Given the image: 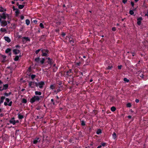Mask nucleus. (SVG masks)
<instances>
[{"instance_id": "4d7b16f0", "label": "nucleus", "mask_w": 148, "mask_h": 148, "mask_svg": "<svg viewBox=\"0 0 148 148\" xmlns=\"http://www.w3.org/2000/svg\"><path fill=\"white\" fill-rule=\"evenodd\" d=\"M131 5L132 7H134V3L133 2H132V1H131Z\"/></svg>"}, {"instance_id": "09e8293b", "label": "nucleus", "mask_w": 148, "mask_h": 148, "mask_svg": "<svg viewBox=\"0 0 148 148\" xmlns=\"http://www.w3.org/2000/svg\"><path fill=\"white\" fill-rule=\"evenodd\" d=\"M12 101L10 102L8 104V106H11L12 105Z\"/></svg>"}, {"instance_id": "bf43d9fd", "label": "nucleus", "mask_w": 148, "mask_h": 148, "mask_svg": "<svg viewBox=\"0 0 148 148\" xmlns=\"http://www.w3.org/2000/svg\"><path fill=\"white\" fill-rule=\"evenodd\" d=\"M1 8L2 9L0 10V12H3V8L2 7H1Z\"/></svg>"}, {"instance_id": "37998d69", "label": "nucleus", "mask_w": 148, "mask_h": 148, "mask_svg": "<svg viewBox=\"0 0 148 148\" xmlns=\"http://www.w3.org/2000/svg\"><path fill=\"white\" fill-rule=\"evenodd\" d=\"M18 33H17V36L18 38H21L22 37V36L21 35H19L18 34Z\"/></svg>"}, {"instance_id": "2f4dec72", "label": "nucleus", "mask_w": 148, "mask_h": 148, "mask_svg": "<svg viewBox=\"0 0 148 148\" xmlns=\"http://www.w3.org/2000/svg\"><path fill=\"white\" fill-rule=\"evenodd\" d=\"M26 24L27 25H29L30 24V21L28 19H26L25 21Z\"/></svg>"}, {"instance_id": "1a4fd4ad", "label": "nucleus", "mask_w": 148, "mask_h": 148, "mask_svg": "<svg viewBox=\"0 0 148 148\" xmlns=\"http://www.w3.org/2000/svg\"><path fill=\"white\" fill-rule=\"evenodd\" d=\"M20 52V51L19 50H18L16 49H14L13 50V52L14 53V54L16 55L18 54Z\"/></svg>"}, {"instance_id": "72a5a7b5", "label": "nucleus", "mask_w": 148, "mask_h": 148, "mask_svg": "<svg viewBox=\"0 0 148 148\" xmlns=\"http://www.w3.org/2000/svg\"><path fill=\"white\" fill-rule=\"evenodd\" d=\"M36 77V75L34 74L32 75L31 76L32 79L33 80L34 79V78Z\"/></svg>"}, {"instance_id": "69168bd1", "label": "nucleus", "mask_w": 148, "mask_h": 148, "mask_svg": "<svg viewBox=\"0 0 148 148\" xmlns=\"http://www.w3.org/2000/svg\"><path fill=\"white\" fill-rule=\"evenodd\" d=\"M122 2L124 4H125L127 2L126 0H122Z\"/></svg>"}, {"instance_id": "7c9ffc66", "label": "nucleus", "mask_w": 148, "mask_h": 148, "mask_svg": "<svg viewBox=\"0 0 148 148\" xmlns=\"http://www.w3.org/2000/svg\"><path fill=\"white\" fill-rule=\"evenodd\" d=\"M138 75L142 78H143L144 76L143 73L142 72H140V73H139L138 74Z\"/></svg>"}, {"instance_id": "0e129e2a", "label": "nucleus", "mask_w": 148, "mask_h": 148, "mask_svg": "<svg viewBox=\"0 0 148 148\" xmlns=\"http://www.w3.org/2000/svg\"><path fill=\"white\" fill-rule=\"evenodd\" d=\"M24 17L23 16V15H21V20H23L24 19Z\"/></svg>"}, {"instance_id": "6e6552de", "label": "nucleus", "mask_w": 148, "mask_h": 148, "mask_svg": "<svg viewBox=\"0 0 148 148\" xmlns=\"http://www.w3.org/2000/svg\"><path fill=\"white\" fill-rule=\"evenodd\" d=\"M73 73L72 72V69H70L66 72V75L69 76H71Z\"/></svg>"}, {"instance_id": "e2e57ef3", "label": "nucleus", "mask_w": 148, "mask_h": 148, "mask_svg": "<svg viewBox=\"0 0 148 148\" xmlns=\"http://www.w3.org/2000/svg\"><path fill=\"white\" fill-rule=\"evenodd\" d=\"M4 95H5L6 97H8V93L5 92L4 94Z\"/></svg>"}, {"instance_id": "9d476101", "label": "nucleus", "mask_w": 148, "mask_h": 148, "mask_svg": "<svg viewBox=\"0 0 148 148\" xmlns=\"http://www.w3.org/2000/svg\"><path fill=\"white\" fill-rule=\"evenodd\" d=\"M46 35H41L40 37V40H41L42 41H44L46 39Z\"/></svg>"}, {"instance_id": "dca6fc26", "label": "nucleus", "mask_w": 148, "mask_h": 148, "mask_svg": "<svg viewBox=\"0 0 148 148\" xmlns=\"http://www.w3.org/2000/svg\"><path fill=\"white\" fill-rule=\"evenodd\" d=\"M22 39H25L26 41H29L30 42V39L28 37H23L22 38Z\"/></svg>"}, {"instance_id": "6ab92c4d", "label": "nucleus", "mask_w": 148, "mask_h": 148, "mask_svg": "<svg viewBox=\"0 0 148 148\" xmlns=\"http://www.w3.org/2000/svg\"><path fill=\"white\" fill-rule=\"evenodd\" d=\"M102 133V130L101 129H98L96 132V134H99Z\"/></svg>"}, {"instance_id": "2eb2a0df", "label": "nucleus", "mask_w": 148, "mask_h": 148, "mask_svg": "<svg viewBox=\"0 0 148 148\" xmlns=\"http://www.w3.org/2000/svg\"><path fill=\"white\" fill-rule=\"evenodd\" d=\"M5 97L4 96H2L1 97L0 99V104H1L3 102L4 99H5Z\"/></svg>"}, {"instance_id": "473e14b6", "label": "nucleus", "mask_w": 148, "mask_h": 148, "mask_svg": "<svg viewBox=\"0 0 148 148\" xmlns=\"http://www.w3.org/2000/svg\"><path fill=\"white\" fill-rule=\"evenodd\" d=\"M0 31L2 32H5L6 31V30L5 28H1L0 29Z\"/></svg>"}, {"instance_id": "aec40b11", "label": "nucleus", "mask_w": 148, "mask_h": 148, "mask_svg": "<svg viewBox=\"0 0 148 148\" xmlns=\"http://www.w3.org/2000/svg\"><path fill=\"white\" fill-rule=\"evenodd\" d=\"M112 138L114 139H115L116 137V135L115 132H114L112 134Z\"/></svg>"}, {"instance_id": "f704fd0d", "label": "nucleus", "mask_w": 148, "mask_h": 148, "mask_svg": "<svg viewBox=\"0 0 148 148\" xmlns=\"http://www.w3.org/2000/svg\"><path fill=\"white\" fill-rule=\"evenodd\" d=\"M27 102V100L26 99L23 98L22 100V102L23 103H26Z\"/></svg>"}, {"instance_id": "864d4df0", "label": "nucleus", "mask_w": 148, "mask_h": 148, "mask_svg": "<svg viewBox=\"0 0 148 148\" xmlns=\"http://www.w3.org/2000/svg\"><path fill=\"white\" fill-rule=\"evenodd\" d=\"M22 41L23 44H25L26 42V41L25 39H23Z\"/></svg>"}, {"instance_id": "f03ea898", "label": "nucleus", "mask_w": 148, "mask_h": 148, "mask_svg": "<svg viewBox=\"0 0 148 148\" xmlns=\"http://www.w3.org/2000/svg\"><path fill=\"white\" fill-rule=\"evenodd\" d=\"M41 51L42 53V56L46 57H48L49 56L48 54H49L50 53L49 50L44 49H41Z\"/></svg>"}, {"instance_id": "a211bd4d", "label": "nucleus", "mask_w": 148, "mask_h": 148, "mask_svg": "<svg viewBox=\"0 0 148 148\" xmlns=\"http://www.w3.org/2000/svg\"><path fill=\"white\" fill-rule=\"evenodd\" d=\"M1 17L4 19H5L6 18V15L4 13H3L2 14V16H1Z\"/></svg>"}, {"instance_id": "58836bf2", "label": "nucleus", "mask_w": 148, "mask_h": 148, "mask_svg": "<svg viewBox=\"0 0 148 148\" xmlns=\"http://www.w3.org/2000/svg\"><path fill=\"white\" fill-rule=\"evenodd\" d=\"M107 144V143H101V145L103 147H104Z\"/></svg>"}, {"instance_id": "f8f14e48", "label": "nucleus", "mask_w": 148, "mask_h": 148, "mask_svg": "<svg viewBox=\"0 0 148 148\" xmlns=\"http://www.w3.org/2000/svg\"><path fill=\"white\" fill-rule=\"evenodd\" d=\"M4 39L6 41H7L8 43L10 42L11 41V40L8 37H4Z\"/></svg>"}, {"instance_id": "a18cd8bd", "label": "nucleus", "mask_w": 148, "mask_h": 148, "mask_svg": "<svg viewBox=\"0 0 148 148\" xmlns=\"http://www.w3.org/2000/svg\"><path fill=\"white\" fill-rule=\"evenodd\" d=\"M141 21H137V24L138 25H140L141 24Z\"/></svg>"}, {"instance_id": "8fccbe9b", "label": "nucleus", "mask_w": 148, "mask_h": 148, "mask_svg": "<svg viewBox=\"0 0 148 148\" xmlns=\"http://www.w3.org/2000/svg\"><path fill=\"white\" fill-rule=\"evenodd\" d=\"M1 57L4 60H5V59L6 58V56L5 55H1Z\"/></svg>"}, {"instance_id": "39448f33", "label": "nucleus", "mask_w": 148, "mask_h": 148, "mask_svg": "<svg viewBox=\"0 0 148 148\" xmlns=\"http://www.w3.org/2000/svg\"><path fill=\"white\" fill-rule=\"evenodd\" d=\"M69 42L72 46H74V44L75 43V39L71 37H68Z\"/></svg>"}, {"instance_id": "9b49d317", "label": "nucleus", "mask_w": 148, "mask_h": 148, "mask_svg": "<svg viewBox=\"0 0 148 148\" xmlns=\"http://www.w3.org/2000/svg\"><path fill=\"white\" fill-rule=\"evenodd\" d=\"M1 26L3 27L7 25V22L5 21H3L1 22Z\"/></svg>"}, {"instance_id": "052dcab7", "label": "nucleus", "mask_w": 148, "mask_h": 148, "mask_svg": "<svg viewBox=\"0 0 148 148\" xmlns=\"http://www.w3.org/2000/svg\"><path fill=\"white\" fill-rule=\"evenodd\" d=\"M81 64V62H79L76 63V64L78 66H79Z\"/></svg>"}, {"instance_id": "5701e85b", "label": "nucleus", "mask_w": 148, "mask_h": 148, "mask_svg": "<svg viewBox=\"0 0 148 148\" xmlns=\"http://www.w3.org/2000/svg\"><path fill=\"white\" fill-rule=\"evenodd\" d=\"M111 102L115 101V97H110V99Z\"/></svg>"}, {"instance_id": "680f3d73", "label": "nucleus", "mask_w": 148, "mask_h": 148, "mask_svg": "<svg viewBox=\"0 0 148 148\" xmlns=\"http://www.w3.org/2000/svg\"><path fill=\"white\" fill-rule=\"evenodd\" d=\"M61 91V90L60 89V87H59L58 88L57 90V92H58Z\"/></svg>"}, {"instance_id": "4be33fe9", "label": "nucleus", "mask_w": 148, "mask_h": 148, "mask_svg": "<svg viewBox=\"0 0 148 148\" xmlns=\"http://www.w3.org/2000/svg\"><path fill=\"white\" fill-rule=\"evenodd\" d=\"M45 60V58H42V59L40 61V62L41 64H43L44 63Z\"/></svg>"}, {"instance_id": "de8ad7c7", "label": "nucleus", "mask_w": 148, "mask_h": 148, "mask_svg": "<svg viewBox=\"0 0 148 148\" xmlns=\"http://www.w3.org/2000/svg\"><path fill=\"white\" fill-rule=\"evenodd\" d=\"M112 30L113 31H115L116 30V28L115 27H113L112 28Z\"/></svg>"}, {"instance_id": "ea45409f", "label": "nucleus", "mask_w": 148, "mask_h": 148, "mask_svg": "<svg viewBox=\"0 0 148 148\" xmlns=\"http://www.w3.org/2000/svg\"><path fill=\"white\" fill-rule=\"evenodd\" d=\"M41 49H38L37 50H36V51H35V53H36V54H38V53L40 51H41Z\"/></svg>"}, {"instance_id": "603ef678", "label": "nucleus", "mask_w": 148, "mask_h": 148, "mask_svg": "<svg viewBox=\"0 0 148 148\" xmlns=\"http://www.w3.org/2000/svg\"><path fill=\"white\" fill-rule=\"evenodd\" d=\"M122 67V65H118V68L119 69H121V67Z\"/></svg>"}, {"instance_id": "3c124183", "label": "nucleus", "mask_w": 148, "mask_h": 148, "mask_svg": "<svg viewBox=\"0 0 148 148\" xmlns=\"http://www.w3.org/2000/svg\"><path fill=\"white\" fill-rule=\"evenodd\" d=\"M57 83L59 85H61L62 84V82L61 81H57Z\"/></svg>"}, {"instance_id": "338daca9", "label": "nucleus", "mask_w": 148, "mask_h": 148, "mask_svg": "<svg viewBox=\"0 0 148 148\" xmlns=\"http://www.w3.org/2000/svg\"><path fill=\"white\" fill-rule=\"evenodd\" d=\"M4 105L5 106H7V105H8V104L7 102H4Z\"/></svg>"}, {"instance_id": "b1692460", "label": "nucleus", "mask_w": 148, "mask_h": 148, "mask_svg": "<svg viewBox=\"0 0 148 148\" xmlns=\"http://www.w3.org/2000/svg\"><path fill=\"white\" fill-rule=\"evenodd\" d=\"M9 122L10 123L12 124L13 125H15L16 124V122H15V120H10Z\"/></svg>"}, {"instance_id": "a19ab883", "label": "nucleus", "mask_w": 148, "mask_h": 148, "mask_svg": "<svg viewBox=\"0 0 148 148\" xmlns=\"http://www.w3.org/2000/svg\"><path fill=\"white\" fill-rule=\"evenodd\" d=\"M113 66H108V67L107 68V69L108 70H111V69L113 68Z\"/></svg>"}, {"instance_id": "c9c22d12", "label": "nucleus", "mask_w": 148, "mask_h": 148, "mask_svg": "<svg viewBox=\"0 0 148 148\" xmlns=\"http://www.w3.org/2000/svg\"><path fill=\"white\" fill-rule=\"evenodd\" d=\"M39 26L42 29H43L44 28V26L42 23H40Z\"/></svg>"}, {"instance_id": "423d86ee", "label": "nucleus", "mask_w": 148, "mask_h": 148, "mask_svg": "<svg viewBox=\"0 0 148 148\" xmlns=\"http://www.w3.org/2000/svg\"><path fill=\"white\" fill-rule=\"evenodd\" d=\"M40 140V138L38 137H36L34 140L33 143L34 144H37L38 143H39Z\"/></svg>"}, {"instance_id": "ddd939ff", "label": "nucleus", "mask_w": 148, "mask_h": 148, "mask_svg": "<svg viewBox=\"0 0 148 148\" xmlns=\"http://www.w3.org/2000/svg\"><path fill=\"white\" fill-rule=\"evenodd\" d=\"M21 57V55H20L19 56H16L14 59V60L16 61H18L19 60V58Z\"/></svg>"}, {"instance_id": "49530a36", "label": "nucleus", "mask_w": 148, "mask_h": 148, "mask_svg": "<svg viewBox=\"0 0 148 148\" xmlns=\"http://www.w3.org/2000/svg\"><path fill=\"white\" fill-rule=\"evenodd\" d=\"M142 20H143L142 18L141 17L138 18H137V21H141Z\"/></svg>"}, {"instance_id": "c756f323", "label": "nucleus", "mask_w": 148, "mask_h": 148, "mask_svg": "<svg viewBox=\"0 0 148 148\" xmlns=\"http://www.w3.org/2000/svg\"><path fill=\"white\" fill-rule=\"evenodd\" d=\"M55 88V86L53 84L51 85L50 86V89L52 90L54 89Z\"/></svg>"}, {"instance_id": "4468645a", "label": "nucleus", "mask_w": 148, "mask_h": 148, "mask_svg": "<svg viewBox=\"0 0 148 148\" xmlns=\"http://www.w3.org/2000/svg\"><path fill=\"white\" fill-rule=\"evenodd\" d=\"M8 84H5V85H3V88L2 90H6L8 88Z\"/></svg>"}, {"instance_id": "a878e982", "label": "nucleus", "mask_w": 148, "mask_h": 148, "mask_svg": "<svg viewBox=\"0 0 148 148\" xmlns=\"http://www.w3.org/2000/svg\"><path fill=\"white\" fill-rule=\"evenodd\" d=\"M111 110L112 112H114L116 110V108L114 106H112L111 108Z\"/></svg>"}, {"instance_id": "4c0bfd02", "label": "nucleus", "mask_w": 148, "mask_h": 148, "mask_svg": "<svg viewBox=\"0 0 148 148\" xmlns=\"http://www.w3.org/2000/svg\"><path fill=\"white\" fill-rule=\"evenodd\" d=\"M123 80L124 81L126 82H129V80L127 79L126 78H125L123 79Z\"/></svg>"}, {"instance_id": "5fc2aeb1", "label": "nucleus", "mask_w": 148, "mask_h": 148, "mask_svg": "<svg viewBox=\"0 0 148 148\" xmlns=\"http://www.w3.org/2000/svg\"><path fill=\"white\" fill-rule=\"evenodd\" d=\"M66 35L65 33L64 32H62L61 34L62 37H64Z\"/></svg>"}, {"instance_id": "13d9d810", "label": "nucleus", "mask_w": 148, "mask_h": 148, "mask_svg": "<svg viewBox=\"0 0 148 148\" xmlns=\"http://www.w3.org/2000/svg\"><path fill=\"white\" fill-rule=\"evenodd\" d=\"M51 101L53 105H55V103L54 102V99H51Z\"/></svg>"}, {"instance_id": "c03bdc74", "label": "nucleus", "mask_w": 148, "mask_h": 148, "mask_svg": "<svg viewBox=\"0 0 148 148\" xmlns=\"http://www.w3.org/2000/svg\"><path fill=\"white\" fill-rule=\"evenodd\" d=\"M132 105L130 103H128L127 104V107H131Z\"/></svg>"}, {"instance_id": "79ce46f5", "label": "nucleus", "mask_w": 148, "mask_h": 148, "mask_svg": "<svg viewBox=\"0 0 148 148\" xmlns=\"http://www.w3.org/2000/svg\"><path fill=\"white\" fill-rule=\"evenodd\" d=\"M130 14L131 15H133L134 14V12L133 10H130L129 12Z\"/></svg>"}, {"instance_id": "bb28decb", "label": "nucleus", "mask_w": 148, "mask_h": 148, "mask_svg": "<svg viewBox=\"0 0 148 148\" xmlns=\"http://www.w3.org/2000/svg\"><path fill=\"white\" fill-rule=\"evenodd\" d=\"M24 7V5H18V8L19 9H22Z\"/></svg>"}, {"instance_id": "0eeeda50", "label": "nucleus", "mask_w": 148, "mask_h": 148, "mask_svg": "<svg viewBox=\"0 0 148 148\" xmlns=\"http://www.w3.org/2000/svg\"><path fill=\"white\" fill-rule=\"evenodd\" d=\"M48 60L47 61V62L49 64H50L51 65H52L53 64V62H52V59L50 58L49 57L48 58H46Z\"/></svg>"}, {"instance_id": "20e7f679", "label": "nucleus", "mask_w": 148, "mask_h": 148, "mask_svg": "<svg viewBox=\"0 0 148 148\" xmlns=\"http://www.w3.org/2000/svg\"><path fill=\"white\" fill-rule=\"evenodd\" d=\"M28 82L29 83L28 86L29 88H35V86L36 82L34 81H29Z\"/></svg>"}, {"instance_id": "412c9836", "label": "nucleus", "mask_w": 148, "mask_h": 148, "mask_svg": "<svg viewBox=\"0 0 148 148\" xmlns=\"http://www.w3.org/2000/svg\"><path fill=\"white\" fill-rule=\"evenodd\" d=\"M18 118L20 119H21L23 118V115H21L20 114H18Z\"/></svg>"}, {"instance_id": "f3484780", "label": "nucleus", "mask_w": 148, "mask_h": 148, "mask_svg": "<svg viewBox=\"0 0 148 148\" xmlns=\"http://www.w3.org/2000/svg\"><path fill=\"white\" fill-rule=\"evenodd\" d=\"M35 94L36 95H40L42 94V92L40 91H36L35 92Z\"/></svg>"}, {"instance_id": "393cba45", "label": "nucleus", "mask_w": 148, "mask_h": 148, "mask_svg": "<svg viewBox=\"0 0 148 148\" xmlns=\"http://www.w3.org/2000/svg\"><path fill=\"white\" fill-rule=\"evenodd\" d=\"M11 49L10 48H7L5 51V52L6 53H9L11 52Z\"/></svg>"}, {"instance_id": "e433bc0d", "label": "nucleus", "mask_w": 148, "mask_h": 148, "mask_svg": "<svg viewBox=\"0 0 148 148\" xmlns=\"http://www.w3.org/2000/svg\"><path fill=\"white\" fill-rule=\"evenodd\" d=\"M15 13L16 14V15H18L19 13V10L18 9H16V11H15Z\"/></svg>"}, {"instance_id": "774afa93", "label": "nucleus", "mask_w": 148, "mask_h": 148, "mask_svg": "<svg viewBox=\"0 0 148 148\" xmlns=\"http://www.w3.org/2000/svg\"><path fill=\"white\" fill-rule=\"evenodd\" d=\"M135 101L136 103H138L139 102V100L138 99H136L135 100Z\"/></svg>"}, {"instance_id": "6e6d98bb", "label": "nucleus", "mask_w": 148, "mask_h": 148, "mask_svg": "<svg viewBox=\"0 0 148 148\" xmlns=\"http://www.w3.org/2000/svg\"><path fill=\"white\" fill-rule=\"evenodd\" d=\"M5 100L7 103H9L10 102V99L8 98H6L5 99Z\"/></svg>"}, {"instance_id": "c85d7f7f", "label": "nucleus", "mask_w": 148, "mask_h": 148, "mask_svg": "<svg viewBox=\"0 0 148 148\" xmlns=\"http://www.w3.org/2000/svg\"><path fill=\"white\" fill-rule=\"evenodd\" d=\"M81 125L82 126H84L85 125V123L84 120L81 121Z\"/></svg>"}, {"instance_id": "f257e3e1", "label": "nucleus", "mask_w": 148, "mask_h": 148, "mask_svg": "<svg viewBox=\"0 0 148 148\" xmlns=\"http://www.w3.org/2000/svg\"><path fill=\"white\" fill-rule=\"evenodd\" d=\"M42 97V96L34 95L30 99V102L32 104L35 101H38Z\"/></svg>"}, {"instance_id": "7ed1b4c3", "label": "nucleus", "mask_w": 148, "mask_h": 148, "mask_svg": "<svg viewBox=\"0 0 148 148\" xmlns=\"http://www.w3.org/2000/svg\"><path fill=\"white\" fill-rule=\"evenodd\" d=\"M45 84L44 82L41 81L39 82H36L35 86L38 87H39L40 89L42 88Z\"/></svg>"}, {"instance_id": "cd10ccee", "label": "nucleus", "mask_w": 148, "mask_h": 148, "mask_svg": "<svg viewBox=\"0 0 148 148\" xmlns=\"http://www.w3.org/2000/svg\"><path fill=\"white\" fill-rule=\"evenodd\" d=\"M40 60V58L39 57H38L37 58H36L35 59V61L36 62H38L39 60Z\"/></svg>"}]
</instances>
